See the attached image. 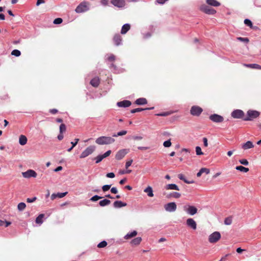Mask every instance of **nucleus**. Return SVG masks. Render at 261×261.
Returning a JSON list of instances; mask_svg holds the SVG:
<instances>
[{
    "label": "nucleus",
    "instance_id": "nucleus-1",
    "mask_svg": "<svg viewBox=\"0 0 261 261\" xmlns=\"http://www.w3.org/2000/svg\"><path fill=\"white\" fill-rule=\"evenodd\" d=\"M115 139L111 137L101 136L97 138L95 142L98 145H108L113 143Z\"/></svg>",
    "mask_w": 261,
    "mask_h": 261
},
{
    "label": "nucleus",
    "instance_id": "nucleus-2",
    "mask_svg": "<svg viewBox=\"0 0 261 261\" xmlns=\"http://www.w3.org/2000/svg\"><path fill=\"white\" fill-rule=\"evenodd\" d=\"M247 116L243 118L244 121H251L256 118L259 115V112L255 110H248L247 113Z\"/></svg>",
    "mask_w": 261,
    "mask_h": 261
},
{
    "label": "nucleus",
    "instance_id": "nucleus-3",
    "mask_svg": "<svg viewBox=\"0 0 261 261\" xmlns=\"http://www.w3.org/2000/svg\"><path fill=\"white\" fill-rule=\"evenodd\" d=\"M199 9L203 13L208 15H215L217 12L214 8H211L205 4L201 5Z\"/></svg>",
    "mask_w": 261,
    "mask_h": 261
},
{
    "label": "nucleus",
    "instance_id": "nucleus-4",
    "mask_svg": "<svg viewBox=\"0 0 261 261\" xmlns=\"http://www.w3.org/2000/svg\"><path fill=\"white\" fill-rule=\"evenodd\" d=\"M95 149L94 146H89L85 150H84L81 154L80 158L81 159L85 158L90 154H92Z\"/></svg>",
    "mask_w": 261,
    "mask_h": 261
},
{
    "label": "nucleus",
    "instance_id": "nucleus-5",
    "mask_svg": "<svg viewBox=\"0 0 261 261\" xmlns=\"http://www.w3.org/2000/svg\"><path fill=\"white\" fill-rule=\"evenodd\" d=\"M221 238V234L218 231H215L209 236L208 241L211 243L217 242Z\"/></svg>",
    "mask_w": 261,
    "mask_h": 261
},
{
    "label": "nucleus",
    "instance_id": "nucleus-6",
    "mask_svg": "<svg viewBox=\"0 0 261 261\" xmlns=\"http://www.w3.org/2000/svg\"><path fill=\"white\" fill-rule=\"evenodd\" d=\"M184 210L190 215H194L197 213V208L193 205H186L184 206Z\"/></svg>",
    "mask_w": 261,
    "mask_h": 261
},
{
    "label": "nucleus",
    "instance_id": "nucleus-7",
    "mask_svg": "<svg viewBox=\"0 0 261 261\" xmlns=\"http://www.w3.org/2000/svg\"><path fill=\"white\" fill-rule=\"evenodd\" d=\"M202 111L203 110L201 108L197 106H194L191 108L190 113L193 116H199Z\"/></svg>",
    "mask_w": 261,
    "mask_h": 261
},
{
    "label": "nucleus",
    "instance_id": "nucleus-8",
    "mask_svg": "<svg viewBox=\"0 0 261 261\" xmlns=\"http://www.w3.org/2000/svg\"><path fill=\"white\" fill-rule=\"evenodd\" d=\"M164 208L167 212H173L176 211L177 206L175 202H172L165 204Z\"/></svg>",
    "mask_w": 261,
    "mask_h": 261
},
{
    "label": "nucleus",
    "instance_id": "nucleus-9",
    "mask_svg": "<svg viewBox=\"0 0 261 261\" xmlns=\"http://www.w3.org/2000/svg\"><path fill=\"white\" fill-rule=\"evenodd\" d=\"M209 118L211 121L216 123L222 122L224 120V118L222 116L216 114L211 115Z\"/></svg>",
    "mask_w": 261,
    "mask_h": 261
},
{
    "label": "nucleus",
    "instance_id": "nucleus-10",
    "mask_svg": "<svg viewBox=\"0 0 261 261\" xmlns=\"http://www.w3.org/2000/svg\"><path fill=\"white\" fill-rule=\"evenodd\" d=\"M231 117L234 118L240 119L242 118L243 119L244 113L242 110H236L232 112L231 114Z\"/></svg>",
    "mask_w": 261,
    "mask_h": 261
},
{
    "label": "nucleus",
    "instance_id": "nucleus-11",
    "mask_svg": "<svg viewBox=\"0 0 261 261\" xmlns=\"http://www.w3.org/2000/svg\"><path fill=\"white\" fill-rule=\"evenodd\" d=\"M88 10L87 5L86 2H82L77 6L75 11L76 13H80L86 11Z\"/></svg>",
    "mask_w": 261,
    "mask_h": 261
},
{
    "label": "nucleus",
    "instance_id": "nucleus-12",
    "mask_svg": "<svg viewBox=\"0 0 261 261\" xmlns=\"http://www.w3.org/2000/svg\"><path fill=\"white\" fill-rule=\"evenodd\" d=\"M22 176L24 178H29L30 177H36L37 175V173L33 170L30 169L25 172H22Z\"/></svg>",
    "mask_w": 261,
    "mask_h": 261
},
{
    "label": "nucleus",
    "instance_id": "nucleus-13",
    "mask_svg": "<svg viewBox=\"0 0 261 261\" xmlns=\"http://www.w3.org/2000/svg\"><path fill=\"white\" fill-rule=\"evenodd\" d=\"M111 3L119 8H123L125 5V0H111Z\"/></svg>",
    "mask_w": 261,
    "mask_h": 261
},
{
    "label": "nucleus",
    "instance_id": "nucleus-14",
    "mask_svg": "<svg viewBox=\"0 0 261 261\" xmlns=\"http://www.w3.org/2000/svg\"><path fill=\"white\" fill-rule=\"evenodd\" d=\"M128 150L126 149H123L119 150L116 154V159L117 160H121L128 153Z\"/></svg>",
    "mask_w": 261,
    "mask_h": 261
},
{
    "label": "nucleus",
    "instance_id": "nucleus-15",
    "mask_svg": "<svg viewBox=\"0 0 261 261\" xmlns=\"http://www.w3.org/2000/svg\"><path fill=\"white\" fill-rule=\"evenodd\" d=\"M113 42L115 45L119 46L122 44V38L119 34H115L113 39Z\"/></svg>",
    "mask_w": 261,
    "mask_h": 261
},
{
    "label": "nucleus",
    "instance_id": "nucleus-16",
    "mask_svg": "<svg viewBox=\"0 0 261 261\" xmlns=\"http://www.w3.org/2000/svg\"><path fill=\"white\" fill-rule=\"evenodd\" d=\"M187 226L194 230L197 228V224L195 220L192 218H188L186 221Z\"/></svg>",
    "mask_w": 261,
    "mask_h": 261
},
{
    "label": "nucleus",
    "instance_id": "nucleus-17",
    "mask_svg": "<svg viewBox=\"0 0 261 261\" xmlns=\"http://www.w3.org/2000/svg\"><path fill=\"white\" fill-rule=\"evenodd\" d=\"M132 104L130 101L128 100H124L123 101H119L117 103V106L119 107L127 108L129 107Z\"/></svg>",
    "mask_w": 261,
    "mask_h": 261
},
{
    "label": "nucleus",
    "instance_id": "nucleus-18",
    "mask_svg": "<svg viewBox=\"0 0 261 261\" xmlns=\"http://www.w3.org/2000/svg\"><path fill=\"white\" fill-rule=\"evenodd\" d=\"M127 205L126 203L123 202L121 201H115L113 203V206L115 208H121L122 207L125 206Z\"/></svg>",
    "mask_w": 261,
    "mask_h": 261
},
{
    "label": "nucleus",
    "instance_id": "nucleus-19",
    "mask_svg": "<svg viewBox=\"0 0 261 261\" xmlns=\"http://www.w3.org/2000/svg\"><path fill=\"white\" fill-rule=\"evenodd\" d=\"M207 5L213 7H219L221 5L220 3L216 0H206Z\"/></svg>",
    "mask_w": 261,
    "mask_h": 261
},
{
    "label": "nucleus",
    "instance_id": "nucleus-20",
    "mask_svg": "<svg viewBox=\"0 0 261 261\" xmlns=\"http://www.w3.org/2000/svg\"><path fill=\"white\" fill-rule=\"evenodd\" d=\"M130 25L129 23H125L122 27L121 30V34H125L130 29Z\"/></svg>",
    "mask_w": 261,
    "mask_h": 261
},
{
    "label": "nucleus",
    "instance_id": "nucleus-21",
    "mask_svg": "<svg viewBox=\"0 0 261 261\" xmlns=\"http://www.w3.org/2000/svg\"><path fill=\"white\" fill-rule=\"evenodd\" d=\"M253 147H254V145H253L252 142L250 141H248L246 142L245 143H244L242 146V148H243L245 150L252 148Z\"/></svg>",
    "mask_w": 261,
    "mask_h": 261
},
{
    "label": "nucleus",
    "instance_id": "nucleus-22",
    "mask_svg": "<svg viewBox=\"0 0 261 261\" xmlns=\"http://www.w3.org/2000/svg\"><path fill=\"white\" fill-rule=\"evenodd\" d=\"M90 84L94 87H97L99 84V79L98 77H95L90 81Z\"/></svg>",
    "mask_w": 261,
    "mask_h": 261
},
{
    "label": "nucleus",
    "instance_id": "nucleus-23",
    "mask_svg": "<svg viewBox=\"0 0 261 261\" xmlns=\"http://www.w3.org/2000/svg\"><path fill=\"white\" fill-rule=\"evenodd\" d=\"M147 100L145 98H139L136 99L135 103L137 105H144L147 104Z\"/></svg>",
    "mask_w": 261,
    "mask_h": 261
},
{
    "label": "nucleus",
    "instance_id": "nucleus-24",
    "mask_svg": "<svg viewBox=\"0 0 261 261\" xmlns=\"http://www.w3.org/2000/svg\"><path fill=\"white\" fill-rule=\"evenodd\" d=\"M154 109V107H150V108H145V109H143V108H136V109H133L130 111V112L132 113H137V112H141L142 111H144V110H153Z\"/></svg>",
    "mask_w": 261,
    "mask_h": 261
},
{
    "label": "nucleus",
    "instance_id": "nucleus-25",
    "mask_svg": "<svg viewBox=\"0 0 261 261\" xmlns=\"http://www.w3.org/2000/svg\"><path fill=\"white\" fill-rule=\"evenodd\" d=\"M165 188L166 190H175L177 191L179 190L178 187L174 184H168L166 186Z\"/></svg>",
    "mask_w": 261,
    "mask_h": 261
},
{
    "label": "nucleus",
    "instance_id": "nucleus-26",
    "mask_svg": "<svg viewBox=\"0 0 261 261\" xmlns=\"http://www.w3.org/2000/svg\"><path fill=\"white\" fill-rule=\"evenodd\" d=\"M27 137L24 135H21L19 138V143L21 145H24L27 144Z\"/></svg>",
    "mask_w": 261,
    "mask_h": 261
},
{
    "label": "nucleus",
    "instance_id": "nucleus-27",
    "mask_svg": "<svg viewBox=\"0 0 261 261\" xmlns=\"http://www.w3.org/2000/svg\"><path fill=\"white\" fill-rule=\"evenodd\" d=\"M137 234V231L136 230H134L132 232H128L127 233L124 237V238L126 240L130 239L132 238L135 237Z\"/></svg>",
    "mask_w": 261,
    "mask_h": 261
},
{
    "label": "nucleus",
    "instance_id": "nucleus-28",
    "mask_svg": "<svg viewBox=\"0 0 261 261\" xmlns=\"http://www.w3.org/2000/svg\"><path fill=\"white\" fill-rule=\"evenodd\" d=\"M45 215L43 214H41L39 215V216L36 218L35 222L37 224L39 225L42 224L43 221V219Z\"/></svg>",
    "mask_w": 261,
    "mask_h": 261
},
{
    "label": "nucleus",
    "instance_id": "nucleus-29",
    "mask_svg": "<svg viewBox=\"0 0 261 261\" xmlns=\"http://www.w3.org/2000/svg\"><path fill=\"white\" fill-rule=\"evenodd\" d=\"M144 192L147 193V195L149 197H153V193L152 189L151 187L148 186L146 189H144Z\"/></svg>",
    "mask_w": 261,
    "mask_h": 261
},
{
    "label": "nucleus",
    "instance_id": "nucleus-30",
    "mask_svg": "<svg viewBox=\"0 0 261 261\" xmlns=\"http://www.w3.org/2000/svg\"><path fill=\"white\" fill-rule=\"evenodd\" d=\"M111 201L107 199H104L102 200H100L99 202V204L100 206H105L106 205L110 204Z\"/></svg>",
    "mask_w": 261,
    "mask_h": 261
},
{
    "label": "nucleus",
    "instance_id": "nucleus-31",
    "mask_svg": "<svg viewBox=\"0 0 261 261\" xmlns=\"http://www.w3.org/2000/svg\"><path fill=\"white\" fill-rule=\"evenodd\" d=\"M142 241V238L141 237H137L132 240L130 243L133 245H138L140 244Z\"/></svg>",
    "mask_w": 261,
    "mask_h": 261
},
{
    "label": "nucleus",
    "instance_id": "nucleus-32",
    "mask_svg": "<svg viewBox=\"0 0 261 261\" xmlns=\"http://www.w3.org/2000/svg\"><path fill=\"white\" fill-rule=\"evenodd\" d=\"M245 66L248 67H250L253 69H261V66L257 64H245Z\"/></svg>",
    "mask_w": 261,
    "mask_h": 261
},
{
    "label": "nucleus",
    "instance_id": "nucleus-33",
    "mask_svg": "<svg viewBox=\"0 0 261 261\" xmlns=\"http://www.w3.org/2000/svg\"><path fill=\"white\" fill-rule=\"evenodd\" d=\"M236 169L243 172H247L249 171V168L244 167L242 166H238L236 167Z\"/></svg>",
    "mask_w": 261,
    "mask_h": 261
},
{
    "label": "nucleus",
    "instance_id": "nucleus-34",
    "mask_svg": "<svg viewBox=\"0 0 261 261\" xmlns=\"http://www.w3.org/2000/svg\"><path fill=\"white\" fill-rule=\"evenodd\" d=\"M26 207V204L24 202H20L17 205V209L19 211H23Z\"/></svg>",
    "mask_w": 261,
    "mask_h": 261
},
{
    "label": "nucleus",
    "instance_id": "nucleus-35",
    "mask_svg": "<svg viewBox=\"0 0 261 261\" xmlns=\"http://www.w3.org/2000/svg\"><path fill=\"white\" fill-rule=\"evenodd\" d=\"M181 196V194L179 193L174 192L172 193H171L169 195V197H172L175 198H178Z\"/></svg>",
    "mask_w": 261,
    "mask_h": 261
},
{
    "label": "nucleus",
    "instance_id": "nucleus-36",
    "mask_svg": "<svg viewBox=\"0 0 261 261\" xmlns=\"http://www.w3.org/2000/svg\"><path fill=\"white\" fill-rule=\"evenodd\" d=\"M127 133V131L123 130L120 132H118L117 134H114L112 136L114 137H116L120 136H123L126 135Z\"/></svg>",
    "mask_w": 261,
    "mask_h": 261
},
{
    "label": "nucleus",
    "instance_id": "nucleus-37",
    "mask_svg": "<svg viewBox=\"0 0 261 261\" xmlns=\"http://www.w3.org/2000/svg\"><path fill=\"white\" fill-rule=\"evenodd\" d=\"M232 223V217H228L225 219L224 224L227 225H230Z\"/></svg>",
    "mask_w": 261,
    "mask_h": 261
},
{
    "label": "nucleus",
    "instance_id": "nucleus-38",
    "mask_svg": "<svg viewBox=\"0 0 261 261\" xmlns=\"http://www.w3.org/2000/svg\"><path fill=\"white\" fill-rule=\"evenodd\" d=\"M244 23L247 26L249 27L251 29L253 28V24H252V23L250 19H245L244 20Z\"/></svg>",
    "mask_w": 261,
    "mask_h": 261
},
{
    "label": "nucleus",
    "instance_id": "nucleus-39",
    "mask_svg": "<svg viewBox=\"0 0 261 261\" xmlns=\"http://www.w3.org/2000/svg\"><path fill=\"white\" fill-rule=\"evenodd\" d=\"M11 55L15 57H19L21 55V52L18 49H14L11 52Z\"/></svg>",
    "mask_w": 261,
    "mask_h": 261
},
{
    "label": "nucleus",
    "instance_id": "nucleus-40",
    "mask_svg": "<svg viewBox=\"0 0 261 261\" xmlns=\"http://www.w3.org/2000/svg\"><path fill=\"white\" fill-rule=\"evenodd\" d=\"M104 158H103V156L102 154H100L97 155L95 158V163H99Z\"/></svg>",
    "mask_w": 261,
    "mask_h": 261
},
{
    "label": "nucleus",
    "instance_id": "nucleus-41",
    "mask_svg": "<svg viewBox=\"0 0 261 261\" xmlns=\"http://www.w3.org/2000/svg\"><path fill=\"white\" fill-rule=\"evenodd\" d=\"M102 198V197H101V196H99L98 195H95L94 196H93V197H92L90 200L92 201H97L98 200L100 199H101Z\"/></svg>",
    "mask_w": 261,
    "mask_h": 261
},
{
    "label": "nucleus",
    "instance_id": "nucleus-42",
    "mask_svg": "<svg viewBox=\"0 0 261 261\" xmlns=\"http://www.w3.org/2000/svg\"><path fill=\"white\" fill-rule=\"evenodd\" d=\"M107 245V242L106 241H103L100 242L98 245V248H103Z\"/></svg>",
    "mask_w": 261,
    "mask_h": 261
},
{
    "label": "nucleus",
    "instance_id": "nucleus-43",
    "mask_svg": "<svg viewBox=\"0 0 261 261\" xmlns=\"http://www.w3.org/2000/svg\"><path fill=\"white\" fill-rule=\"evenodd\" d=\"M66 126L65 124L62 123L60 126V133H63L66 131Z\"/></svg>",
    "mask_w": 261,
    "mask_h": 261
},
{
    "label": "nucleus",
    "instance_id": "nucleus-44",
    "mask_svg": "<svg viewBox=\"0 0 261 261\" xmlns=\"http://www.w3.org/2000/svg\"><path fill=\"white\" fill-rule=\"evenodd\" d=\"M195 150H196V153L197 155H202L203 154V153L201 151V148L199 146L196 147Z\"/></svg>",
    "mask_w": 261,
    "mask_h": 261
},
{
    "label": "nucleus",
    "instance_id": "nucleus-45",
    "mask_svg": "<svg viewBox=\"0 0 261 261\" xmlns=\"http://www.w3.org/2000/svg\"><path fill=\"white\" fill-rule=\"evenodd\" d=\"M163 145L165 147H170L171 145V142L170 140H168L165 141L164 142V143H163Z\"/></svg>",
    "mask_w": 261,
    "mask_h": 261
},
{
    "label": "nucleus",
    "instance_id": "nucleus-46",
    "mask_svg": "<svg viewBox=\"0 0 261 261\" xmlns=\"http://www.w3.org/2000/svg\"><path fill=\"white\" fill-rule=\"evenodd\" d=\"M111 185H106L102 187V190L103 192H106L108 191L110 188Z\"/></svg>",
    "mask_w": 261,
    "mask_h": 261
},
{
    "label": "nucleus",
    "instance_id": "nucleus-47",
    "mask_svg": "<svg viewBox=\"0 0 261 261\" xmlns=\"http://www.w3.org/2000/svg\"><path fill=\"white\" fill-rule=\"evenodd\" d=\"M63 21V20L62 18H56L54 20V24H60Z\"/></svg>",
    "mask_w": 261,
    "mask_h": 261
},
{
    "label": "nucleus",
    "instance_id": "nucleus-48",
    "mask_svg": "<svg viewBox=\"0 0 261 261\" xmlns=\"http://www.w3.org/2000/svg\"><path fill=\"white\" fill-rule=\"evenodd\" d=\"M200 170L202 173H205L206 174H209L210 172V169L206 168H202Z\"/></svg>",
    "mask_w": 261,
    "mask_h": 261
},
{
    "label": "nucleus",
    "instance_id": "nucleus-49",
    "mask_svg": "<svg viewBox=\"0 0 261 261\" xmlns=\"http://www.w3.org/2000/svg\"><path fill=\"white\" fill-rule=\"evenodd\" d=\"M239 162L245 166H247L249 164V162L246 159H242L239 160Z\"/></svg>",
    "mask_w": 261,
    "mask_h": 261
},
{
    "label": "nucleus",
    "instance_id": "nucleus-50",
    "mask_svg": "<svg viewBox=\"0 0 261 261\" xmlns=\"http://www.w3.org/2000/svg\"><path fill=\"white\" fill-rule=\"evenodd\" d=\"M67 193H68L67 192H63V193H58L57 196H58V198H61L64 197L65 196H66Z\"/></svg>",
    "mask_w": 261,
    "mask_h": 261
},
{
    "label": "nucleus",
    "instance_id": "nucleus-51",
    "mask_svg": "<svg viewBox=\"0 0 261 261\" xmlns=\"http://www.w3.org/2000/svg\"><path fill=\"white\" fill-rule=\"evenodd\" d=\"M238 39L241 41L246 43H248L249 41V40L248 38L238 37Z\"/></svg>",
    "mask_w": 261,
    "mask_h": 261
},
{
    "label": "nucleus",
    "instance_id": "nucleus-52",
    "mask_svg": "<svg viewBox=\"0 0 261 261\" xmlns=\"http://www.w3.org/2000/svg\"><path fill=\"white\" fill-rule=\"evenodd\" d=\"M37 199L36 197H34L32 198H28L27 199V202L28 203H32L34 202Z\"/></svg>",
    "mask_w": 261,
    "mask_h": 261
},
{
    "label": "nucleus",
    "instance_id": "nucleus-53",
    "mask_svg": "<svg viewBox=\"0 0 261 261\" xmlns=\"http://www.w3.org/2000/svg\"><path fill=\"white\" fill-rule=\"evenodd\" d=\"M115 60V56L113 54L111 55L108 58V60L110 62L114 61Z\"/></svg>",
    "mask_w": 261,
    "mask_h": 261
},
{
    "label": "nucleus",
    "instance_id": "nucleus-54",
    "mask_svg": "<svg viewBox=\"0 0 261 261\" xmlns=\"http://www.w3.org/2000/svg\"><path fill=\"white\" fill-rule=\"evenodd\" d=\"M133 163V160H130L129 161H128L125 163V168L127 169L129 166H131L132 164Z\"/></svg>",
    "mask_w": 261,
    "mask_h": 261
},
{
    "label": "nucleus",
    "instance_id": "nucleus-55",
    "mask_svg": "<svg viewBox=\"0 0 261 261\" xmlns=\"http://www.w3.org/2000/svg\"><path fill=\"white\" fill-rule=\"evenodd\" d=\"M115 174L113 172L108 173L106 175V177L108 178H113L115 177Z\"/></svg>",
    "mask_w": 261,
    "mask_h": 261
},
{
    "label": "nucleus",
    "instance_id": "nucleus-56",
    "mask_svg": "<svg viewBox=\"0 0 261 261\" xmlns=\"http://www.w3.org/2000/svg\"><path fill=\"white\" fill-rule=\"evenodd\" d=\"M111 150H109L106 151L104 154H102L103 158H105L110 155Z\"/></svg>",
    "mask_w": 261,
    "mask_h": 261
},
{
    "label": "nucleus",
    "instance_id": "nucleus-57",
    "mask_svg": "<svg viewBox=\"0 0 261 261\" xmlns=\"http://www.w3.org/2000/svg\"><path fill=\"white\" fill-rule=\"evenodd\" d=\"M168 0H156L155 4H159L163 5L166 2L168 1Z\"/></svg>",
    "mask_w": 261,
    "mask_h": 261
},
{
    "label": "nucleus",
    "instance_id": "nucleus-58",
    "mask_svg": "<svg viewBox=\"0 0 261 261\" xmlns=\"http://www.w3.org/2000/svg\"><path fill=\"white\" fill-rule=\"evenodd\" d=\"M178 177L179 179L183 180L184 181H185V180L186 179L185 176L182 174H179L178 175Z\"/></svg>",
    "mask_w": 261,
    "mask_h": 261
},
{
    "label": "nucleus",
    "instance_id": "nucleus-59",
    "mask_svg": "<svg viewBox=\"0 0 261 261\" xmlns=\"http://www.w3.org/2000/svg\"><path fill=\"white\" fill-rule=\"evenodd\" d=\"M79 141V139H75L74 142H71V144H72V147H75L76 145V144H77Z\"/></svg>",
    "mask_w": 261,
    "mask_h": 261
},
{
    "label": "nucleus",
    "instance_id": "nucleus-60",
    "mask_svg": "<svg viewBox=\"0 0 261 261\" xmlns=\"http://www.w3.org/2000/svg\"><path fill=\"white\" fill-rule=\"evenodd\" d=\"M169 113L168 112H164V113H159V114H156V116H166L167 115H168Z\"/></svg>",
    "mask_w": 261,
    "mask_h": 261
},
{
    "label": "nucleus",
    "instance_id": "nucleus-61",
    "mask_svg": "<svg viewBox=\"0 0 261 261\" xmlns=\"http://www.w3.org/2000/svg\"><path fill=\"white\" fill-rule=\"evenodd\" d=\"M111 192L113 194H116L118 192V190L116 187H112L111 189Z\"/></svg>",
    "mask_w": 261,
    "mask_h": 261
},
{
    "label": "nucleus",
    "instance_id": "nucleus-62",
    "mask_svg": "<svg viewBox=\"0 0 261 261\" xmlns=\"http://www.w3.org/2000/svg\"><path fill=\"white\" fill-rule=\"evenodd\" d=\"M203 145L205 147H207L208 146V143H207V139L205 137H204L203 138Z\"/></svg>",
    "mask_w": 261,
    "mask_h": 261
},
{
    "label": "nucleus",
    "instance_id": "nucleus-63",
    "mask_svg": "<svg viewBox=\"0 0 261 261\" xmlns=\"http://www.w3.org/2000/svg\"><path fill=\"white\" fill-rule=\"evenodd\" d=\"M45 1L44 0H37L36 6H38L42 4H44Z\"/></svg>",
    "mask_w": 261,
    "mask_h": 261
},
{
    "label": "nucleus",
    "instance_id": "nucleus-64",
    "mask_svg": "<svg viewBox=\"0 0 261 261\" xmlns=\"http://www.w3.org/2000/svg\"><path fill=\"white\" fill-rule=\"evenodd\" d=\"M229 255V254H226L224 256L222 257L220 261H226V257Z\"/></svg>",
    "mask_w": 261,
    "mask_h": 261
}]
</instances>
